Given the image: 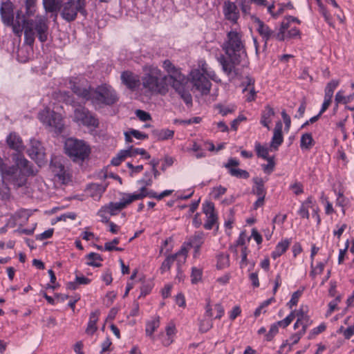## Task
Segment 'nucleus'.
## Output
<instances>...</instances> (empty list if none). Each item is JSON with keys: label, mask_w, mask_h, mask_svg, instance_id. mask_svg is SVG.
Here are the masks:
<instances>
[{"label": "nucleus", "mask_w": 354, "mask_h": 354, "mask_svg": "<svg viewBox=\"0 0 354 354\" xmlns=\"http://www.w3.org/2000/svg\"><path fill=\"white\" fill-rule=\"evenodd\" d=\"M241 37L239 32L230 31L223 46L225 55H221L217 58L223 72L232 79L241 75L240 70L236 66L241 64L243 57L247 55Z\"/></svg>", "instance_id": "f257e3e1"}, {"label": "nucleus", "mask_w": 354, "mask_h": 354, "mask_svg": "<svg viewBox=\"0 0 354 354\" xmlns=\"http://www.w3.org/2000/svg\"><path fill=\"white\" fill-rule=\"evenodd\" d=\"M12 159L15 165L10 166L2 177V183L7 190V192L5 193L6 198L10 196L9 185H12L15 189H18L26 185L29 176H34L37 174V171L34 169V165L24 156L12 155Z\"/></svg>", "instance_id": "f03ea898"}, {"label": "nucleus", "mask_w": 354, "mask_h": 354, "mask_svg": "<svg viewBox=\"0 0 354 354\" xmlns=\"http://www.w3.org/2000/svg\"><path fill=\"white\" fill-rule=\"evenodd\" d=\"M24 43L29 46L34 45L35 35L41 43L48 40L49 26L48 19L44 16L37 15L34 19H24Z\"/></svg>", "instance_id": "7ed1b4c3"}, {"label": "nucleus", "mask_w": 354, "mask_h": 354, "mask_svg": "<svg viewBox=\"0 0 354 354\" xmlns=\"http://www.w3.org/2000/svg\"><path fill=\"white\" fill-rule=\"evenodd\" d=\"M141 80L142 85L146 92L151 94L164 95L169 91L167 83V76L162 75V71L156 66H149L146 67Z\"/></svg>", "instance_id": "20e7f679"}, {"label": "nucleus", "mask_w": 354, "mask_h": 354, "mask_svg": "<svg viewBox=\"0 0 354 354\" xmlns=\"http://www.w3.org/2000/svg\"><path fill=\"white\" fill-rule=\"evenodd\" d=\"M64 153L76 163H82L88 160L91 149L83 140L68 138L64 142Z\"/></svg>", "instance_id": "39448f33"}, {"label": "nucleus", "mask_w": 354, "mask_h": 354, "mask_svg": "<svg viewBox=\"0 0 354 354\" xmlns=\"http://www.w3.org/2000/svg\"><path fill=\"white\" fill-rule=\"evenodd\" d=\"M119 101V97L115 90L110 85L102 84L93 88L91 103L95 109L104 106H113Z\"/></svg>", "instance_id": "423d86ee"}, {"label": "nucleus", "mask_w": 354, "mask_h": 354, "mask_svg": "<svg viewBox=\"0 0 354 354\" xmlns=\"http://www.w3.org/2000/svg\"><path fill=\"white\" fill-rule=\"evenodd\" d=\"M86 4L85 0H67L62 5V17L67 22H71L76 19L78 12L86 17Z\"/></svg>", "instance_id": "0eeeda50"}, {"label": "nucleus", "mask_w": 354, "mask_h": 354, "mask_svg": "<svg viewBox=\"0 0 354 354\" xmlns=\"http://www.w3.org/2000/svg\"><path fill=\"white\" fill-rule=\"evenodd\" d=\"M74 110V120L87 127L97 128L100 122L95 114L80 104Z\"/></svg>", "instance_id": "6e6552de"}, {"label": "nucleus", "mask_w": 354, "mask_h": 354, "mask_svg": "<svg viewBox=\"0 0 354 354\" xmlns=\"http://www.w3.org/2000/svg\"><path fill=\"white\" fill-rule=\"evenodd\" d=\"M189 75L191 82L196 90L199 91L202 95H207L209 93L212 83L203 73L198 69H194L191 71Z\"/></svg>", "instance_id": "1a4fd4ad"}, {"label": "nucleus", "mask_w": 354, "mask_h": 354, "mask_svg": "<svg viewBox=\"0 0 354 354\" xmlns=\"http://www.w3.org/2000/svg\"><path fill=\"white\" fill-rule=\"evenodd\" d=\"M39 119L44 123L54 128L56 133H61L64 129V122L62 115L55 111L50 114L48 111H43L39 113Z\"/></svg>", "instance_id": "9d476101"}, {"label": "nucleus", "mask_w": 354, "mask_h": 354, "mask_svg": "<svg viewBox=\"0 0 354 354\" xmlns=\"http://www.w3.org/2000/svg\"><path fill=\"white\" fill-rule=\"evenodd\" d=\"M15 5L10 0L2 1L0 7V15L4 25H12L15 18Z\"/></svg>", "instance_id": "9b49d317"}, {"label": "nucleus", "mask_w": 354, "mask_h": 354, "mask_svg": "<svg viewBox=\"0 0 354 354\" xmlns=\"http://www.w3.org/2000/svg\"><path fill=\"white\" fill-rule=\"evenodd\" d=\"M27 153L38 165L45 162L46 153L44 152V148L40 142L37 140L32 141L31 146L28 149Z\"/></svg>", "instance_id": "f8f14e48"}, {"label": "nucleus", "mask_w": 354, "mask_h": 354, "mask_svg": "<svg viewBox=\"0 0 354 354\" xmlns=\"http://www.w3.org/2000/svg\"><path fill=\"white\" fill-rule=\"evenodd\" d=\"M6 144L10 149L16 152L12 155L20 154L24 156L23 152L25 149L22 138L16 132H10L6 138Z\"/></svg>", "instance_id": "ddd939ff"}, {"label": "nucleus", "mask_w": 354, "mask_h": 354, "mask_svg": "<svg viewBox=\"0 0 354 354\" xmlns=\"http://www.w3.org/2000/svg\"><path fill=\"white\" fill-rule=\"evenodd\" d=\"M70 88L73 93L79 98H81L84 102L90 101L92 95L93 87L88 86V87L82 86L79 83L74 81L69 82Z\"/></svg>", "instance_id": "4468645a"}, {"label": "nucleus", "mask_w": 354, "mask_h": 354, "mask_svg": "<svg viewBox=\"0 0 354 354\" xmlns=\"http://www.w3.org/2000/svg\"><path fill=\"white\" fill-rule=\"evenodd\" d=\"M120 79L122 83L130 91H134L140 85V80L133 72L124 71L121 73Z\"/></svg>", "instance_id": "2eb2a0df"}, {"label": "nucleus", "mask_w": 354, "mask_h": 354, "mask_svg": "<svg viewBox=\"0 0 354 354\" xmlns=\"http://www.w3.org/2000/svg\"><path fill=\"white\" fill-rule=\"evenodd\" d=\"M52 171L63 183L69 180V174L65 169L64 165L61 162L59 158L55 157L52 158L50 163Z\"/></svg>", "instance_id": "dca6fc26"}, {"label": "nucleus", "mask_w": 354, "mask_h": 354, "mask_svg": "<svg viewBox=\"0 0 354 354\" xmlns=\"http://www.w3.org/2000/svg\"><path fill=\"white\" fill-rule=\"evenodd\" d=\"M223 12L225 18L227 20L232 22L233 24L237 23L240 14L235 3L230 1H225L223 4Z\"/></svg>", "instance_id": "f3484780"}, {"label": "nucleus", "mask_w": 354, "mask_h": 354, "mask_svg": "<svg viewBox=\"0 0 354 354\" xmlns=\"http://www.w3.org/2000/svg\"><path fill=\"white\" fill-rule=\"evenodd\" d=\"M251 18L254 23L257 24V31L262 37L263 41H269L273 34V31L259 17L252 15Z\"/></svg>", "instance_id": "a211bd4d"}, {"label": "nucleus", "mask_w": 354, "mask_h": 354, "mask_svg": "<svg viewBox=\"0 0 354 354\" xmlns=\"http://www.w3.org/2000/svg\"><path fill=\"white\" fill-rule=\"evenodd\" d=\"M283 141V137L282 133V123L281 121H278L276 123L274 133L270 143V147L274 150H277L279 147L282 144Z\"/></svg>", "instance_id": "6ab92c4d"}, {"label": "nucleus", "mask_w": 354, "mask_h": 354, "mask_svg": "<svg viewBox=\"0 0 354 354\" xmlns=\"http://www.w3.org/2000/svg\"><path fill=\"white\" fill-rule=\"evenodd\" d=\"M252 181L254 185L252 187V193L259 198H266L267 191L265 187V182L263 178L254 177L253 178Z\"/></svg>", "instance_id": "aec40b11"}, {"label": "nucleus", "mask_w": 354, "mask_h": 354, "mask_svg": "<svg viewBox=\"0 0 354 354\" xmlns=\"http://www.w3.org/2000/svg\"><path fill=\"white\" fill-rule=\"evenodd\" d=\"M100 314V312L98 310H96L91 313L89 316V320L87 324V327L85 330V333L87 335H93L97 330L96 324L98 321Z\"/></svg>", "instance_id": "412c9836"}, {"label": "nucleus", "mask_w": 354, "mask_h": 354, "mask_svg": "<svg viewBox=\"0 0 354 354\" xmlns=\"http://www.w3.org/2000/svg\"><path fill=\"white\" fill-rule=\"evenodd\" d=\"M167 80H169L171 87L176 93L186 88L187 80L182 73L178 74V75L173 78H168Z\"/></svg>", "instance_id": "4be33fe9"}, {"label": "nucleus", "mask_w": 354, "mask_h": 354, "mask_svg": "<svg viewBox=\"0 0 354 354\" xmlns=\"http://www.w3.org/2000/svg\"><path fill=\"white\" fill-rule=\"evenodd\" d=\"M57 99L62 101L66 104L71 105L73 107L77 106L79 102L75 100L74 96L68 91H59L55 93Z\"/></svg>", "instance_id": "5701e85b"}, {"label": "nucleus", "mask_w": 354, "mask_h": 354, "mask_svg": "<svg viewBox=\"0 0 354 354\" xmlns=\"http://www.w3.org/2000/svg\"><path fill=\"white\" fill-rule=\"evenodd\" d=\"M151 134L157 140H166L174 138V131L169 129H154L151 131Z\"/></svg>", "instance_id": "b1692460"}, {"label": "nucleus", "mask_w": 354, "mask_h": 354, "mask_svg": "<svg viewBox=\"0 0 354 354\" xmlns=\"http://www.w3.org/2000/svg\"><path fill=\"white\" fill-rule=\"evenodd\" d=\"M275 114L274 110L270 105H266L261 113L260 123L265 127L270 129L269 124L272 122V117Z\"/></svg>", "instance_id": "393cba45"}, {"label": "nucleus", "mask_w": 354, "mask_h": 354, "mask_svg": "<svg viewBox=\"0 0 354 354\" xmlns=\"http://www.w3.org/2000/svg\"><path fill=\"white\" fill-rule=\"evenodd\" d=\"M43 6L46 12L55 13V17L57 15V12L62 8L59 0H43Z\"/></svg>", "instance_id": "a878e982"}, {"label": "nucleus", "mask_w": 354, "mask_h": 354, "mask_svg": "<svg viewBox=\"0 0 354 354\" xmlns=\"http://www.w3.org/2000/svg\"><path fill=\"white\" fill-rule=\"evenodd\" d=\"M290 244L289 239H284L277 243L274 250L272 252L271 257L274 259H277L281 256L288 250Z\"/></svg>", "instance_id": "bb28decb"}, {"label": "nucleus", "mask_w": 354, "mask_h": 354, "mask_svg": "<svg viewBox=\"0 0 354 354\" xmlns=\"http://www.w3.org/2000/svg\"><path fill=\"white\" fill-rule=\"evenodd\" d=\"M106 209L108 214L111 216H115L118 214L122 209H124L127 205L123 199L121 198L120 202H110L107 205H104Z\"/></svg>", "instance_id": "cd10ccee"}, {"label": "nucleus", "mask_w": 354, "mask_h": 354, "mask_svg": "<svg viewBox=\"0 0 354 354\" xmlns=\"http://www.w3.org/2000/svg\"><path fill=\"white\" fill-rule=\"evenodd\" d=\"M160 326V317L156 315L146 322L145 333L147 336L153 337V333Z\"/></svg>", "instance_id": "c85d7f7f"}, {"label": "nucleus", "mask_w": 354, "mask_h": 354, "mask_svg": "<svg viewBox=\"0 0 354 354\" xmlns=\"http://www.w3.org/2000/svg\"><path fill=\"white\" fill-rule=\"evenodd\" d=\"M315 145V140L311 133H304L300 140V147L301 149L309 150Z\"/></svg>", "instance_id": "c756f323"}, {"label": "nucleus", "mask_w": 354, "mask_h": 354, "mask_svg": "<svg viewBox=\"0 0 354 354\" xmlns=\"http://www.w3.org/2000/svg\"><path fill=\"white\" fill-rule=\"evenodd\" d=\"M164 69L168 73L167 79L173 78L181 73L179 68H176L174 64L169 59H166L162 65Z\"/></svg>", "instance_id": "7c9ffc66"}, {"label": "nucleus", "mask_w": 354, "mask_h": 354, "mask_svg": "<svg viewBox=\"0 0 354 354\" xmlns=\"http://www.w3.org/2000/svg\"><path fill=\"white\" fill-rule=\"evenodd\" d=\"M86 258L89 260V261L86 262V265L95 268H100L102 266V264L101 263L96 262V261H103V258L100 254L92 252L88 254L86 256Z\"/></svg>", "instance_id": "2f4dec72"}, {"label": "nucleus", "mask_w": 354, "mask_h": 354, "mask_svg": "<svg viewBox=\"0 0 354 354\" xmlns=\"http://www.w3.org/2000/svg\"><path fill=\"white\" fill-rule=\"evenodd\" d=\"M204 233L203 232H196L194 235L189 239L188 245L192 248H201L203 244Z\"/></svg>", "instance_id": "473e14b6"}, {"label": "nucleus", "mask_w": 354, "mask_h": 354, "mask_svg": "<svg viewBox=\"0 0 354 354\" xmlns=\"http://www.w3.org/2000/svg\"><path fill=\"white\" fill-rule=\"evenodd\" d=\"M179 254V252H176V254L169 255L166 257V259L162 263L160 268L161 274H163L165 272L170 270L171 265L176 259Z\"/></svg>", "instance_id": "72a5a7b5"}, {"label": "nucleus", "mask_w": 354, "mask_h": 354, "mask_svg": "<svg viewBox=\"0 0 354 354\" xmlns=\"http://www.w3.org/2000/svg\"><path fill=\"white\" fill-rule=\"evenodd\" d=\"M339 85V81L336 80H332L330 82H329L325 88V94H324V98L330 100L332 101V97L333 96V93L335 88Z\"/></svg>", "instance_id": "f704fd0d"}, {"label": "nucleus", "mask_w": 354, "mask_h": 354, "mask_svg": "<svg viewBox=\"0 0 354 354\" xmlns=\"http://www.w3.org/2000/svg\"><path fill=\"white\" fill-rule=\"evenodd\" d=\"M130 150H120L115 157H113L111 160V164L113 166H118L121 162L127 157L131 156Z\"/></svg>", "instance_id": "c9c22d12"}, {"label": "nucleus", "mask_w": 354, "mask_h": 354, "mask_svg": "<svg viewBox=\"0 0 354 354\" xmlns=\"http://www.w3.org/2000/svg\"><path fill=\"white\" fill-rule=\"evenodd\" d=\"M177 93L180 95V98L184 101L187 107L189 108L192 106V96L187 87Z\"/></svg>", "instance_id": "e433bc0d"}, {"label": "nucleus", "mask_w": 354, "mask_h": 354, "mask_svg": "<svg viewBox=\"0 0 354 354\" xmlns=\"http://www.w3.org/2000/svg\"><path fill=\"white\" fill-rule=\"evenodd\" d=\"M127 150H130L131 153H133L131 156H127V157H134L138 156V154H140L143 156V158L146 160H149L151 158L150 154L142 148H134L133 146H130L128 147Z\"/></svg>", "instance_id": "4c0bfd02"}, {"label": "nucleus", "mask_w": 354, "mask_h": 354, "mask_svg": "<svg viewBox=\"0 0 354 354\" xmlns=\"http://www.w3.org/2000/svg\"><path fill=\"white\" fill-rule=\"evenodd\" d=\"M230 265V257L228 254H225L223 253L219 254L217 255V264L216 267L218 269H223L229 266Z\"/></svg>", "instance_id": "58836bf2"}, {"label": "nucleus", "mask_w": 354, "mask_h": 354, "mask_svg": "<svg viewBox=\"0 0 354 354\" xmlns=\"http://www.w3.org/2000/svg\"><path fill=\"white\" fill-rule=\"evenodd\" d=\"M304 290V288L303 287L301 289H299L292 293L290 300L287 303V306L290 309H292L293 306L297 305L299 299L302 295Z\"/></svg>", "instance_id": "ea45409f"}, {"label": "nucleus", "mask_w": 354, "mask_h": 354, "mask_svg": "<svg viewBox=\"0 0 354 354\" xmlns=\"http://www.w3.org/2000/svg\"><path fill=\"white\" fill-rule=\"evenodd\" d=\"M230 175L237 178L248 179L250 177V174L248 171L242 169H230Z\"/></svg>", "instance_id": "a19ab883"}, {"label": "nucleus", "mask_w": 354, "mask_h": 354, "mask_svg": "<svg viewBox=\"0 0 354 354\" xmlns=\"http://www.w3.org/2000/svg\"><path fill=\"white\" fill-rule=\"evenodd\" d=\"M26 13L28 17L34 16L36 12L37 0H24Z\"/></svg>", "instance_id": "79ce46f5"}, {"label": "nucleus", "mask_w": 354, "mask_h": 354, "mask_svg": "<svg viewBox=\"0 0 354 354\" xmlns=\"http://www.w3.org/2000/svg\"><path fill=\"white\" fill-rule=\"evenodd\" d=\"M124 195L126 196V197H123L122 199L127 206L128 205H129L130 203H131L134 201L141 200L145 198L144 194H139V193L138 194H137V193L125 194Z\"/></svg>", "instance_id": "37998d69"}, {"label": "nucleus", "mask_w": 354, "mask_h": 354, "mask_svg": "<svg viewBox=\"0 0 354 354\" xmlns=\"http://www.w3.org/2000/svg\"><path fill=\"white\" fill-rule=\"evenodd\" d=\"M153 287V283L151 281L144 282L140 287V294L139 298L149 295Z\"/></svg>", "instance_id": "c03bdc74"}, {"label": "nucleus", "mask_w": 354, "mask_h": 354, "mask_svg": "<svg viewBox=\"0 0 354 354\" xmlns=\"http://www.w3.org/2000/svg\"><path fill=\"white\" fill-rule=\"evenodd\" d=\"M218 215L217 214H211L207 216V220L204 224V228L206 230H212L213 226L217 223Z\"/></svg>", "instance_id": "a18cd8bd"}, {"label": "nucleus", "mask_w": 354, "mask_h": 354, "mask_svg": "<svg viewBox=\"0 0 354 354\" xmlns=\"http://www.w3.org/2000/svg\"><path fill=\"white\" fill-rule=\"evenodd\" d=\"M6 26H11L12 28V32L17 35L20 37L22 34L23 30H24V28H23V24L21 21L19 20H14L13 19V24L12 25H6Z\"/></svg>", "instance_id": "49530a36"}, {"label": "nucleus", "mask_w": 354, "mask_h": 354, "mask_svg": "<svg viewBox=\"0 0 354 354\" xmlns=\"http://www.w3.org/2000/svg\"><path fill=\"white\" fill-rule=\"evenodd\" d=\"M202 270L196 267H193L191 273V282L192 284H196L202 278Z\"/></svg>", "instance_id": "de8ad7c7"}, {"label": "nucleus", "mask_w": 354, "mask_h": 354, "mask_svg": "<svg viewBox=\"0 0 354 354\" xmlns=\"http://www.w3.org/2000/svg\"><path fill=\"white\" fill-rule=\"evenodd\" d=\"M255 151L258 157L267 158L269 150L267 147L262 146L259 142L255 143Z\"/></svg>", "instance_id": "09e8293b"}, {"label": "nucleus", "mask_w": 354, "mask_h": 354, "mask_svg": "<svg viewBox=\"0 0 354 354\" xmlns=\"http://www.w3.org/2000/svg\"><path fill=\"white\" fill-rule=\"evenodd\" d=\"M326 324L324 323H322L317 327H315L313 330H310V332L308 334V339H313L316 335L324 332L326 330Z\"/></svg>", "instance_id": "8fccbe9b"}, {"label": "nucleus", "mask_w": 354, "mask_h": 354, "mask_svg": "<svg viewBox=\"0 0 354 354\" xmlns=\"http://www.w3.org/2000/svg\"><path fill=\"white\" fill-rule=\"evenodd\" d=\"M203 212L206 216L210 215L211 214H216L214 204L211 201H205L203 204Z\"/></svg>", "instance_id": "3c124183"}, {"label": "nucleus", "mask_w": 354, "mask_h": 354, "mask_svg": "<svg viewBox=\"0 0 354 354\" xmlns=\"http://www.w3.org/2000/svg\"><path fill=\"white\" fill-rule=\"evenodd\" d=\"M278 327L274 324H272L269 331L266 334V340L268 342L272 341L274 337L278 333Z\"/></svg>", "instance_id": "603ef678"}, {"label": "nucleus", "mask_w": 354, "mask_h": 354, "mask_svg": "<svg viewBox=\"0 0 354 354\" xmlns=\"http://www.w3.org/2000/svg\"><path fill=\"white\" fill-rule=\"evenodd\" d=\"M212 321L203 319L200 322L199 330L202 333H206L212 328Z\"/></svg>", "instance_id": "864d4df0"}, {"label": "nucleus", "mask_w": 354, "mask_h": 354, "mask_svg": "<svg viewBox=\"0 0 354 354\" xmlns=\"http://www.w3.org/2000/svg\"><path fill=\"white\" fill-rule=\"evenodd\" d=\"M139 183L142 184L145 186L149 187L152 185L153 180L151 174L149 171H146L144 174V178L138 181Z\"/></svg>", "instance_id": "5fc2aeb1"}, {"label": "nucleus", "mask_w": 354, "mask_h": 354, "mask_svg": "<svg viewBox=\"0 0 354 354\" xmlns=\"http://www.w3.org/2000/svg\"><path fill=\"white\" fill-rule=\"evenodd\" d=\"M240 165L239 160L234 158H230L226 163L224 164V167L228 170L230 173V169H235L234 167H237Z\"/></svg>", "instance_id": "6e6d98bb"}, {"label": "nucleus", "mask_w": 354, "mask_h": 354, "mask_svg": "<svg viewBox=\"0 0 354 354\" xmlns=\"http://www.w3.org/2000/svg\"><path fill=\"white\" fill-rule=\"evenodd\" d=\"M306 109V100L304 99L301 101V102L298 108L297 113L296 115H295L294 118H297V119H300V118H303L304 115L305 113Z\"/></svg>", "instance_id": "4d7b16f0"}, {"label": "nucleus", "mask_w": 354, "mask_h": 354, "mask_svg": "<svg viewBox=\"0 0 354 354\" xmlns=\"http://www.w3.org/2000/svg\"><path fill=\"white\" fill-rule=\"evenodd\" d=\"M136 115L142 122H146L151 118L148 112L140 109L136 111Z\"/></svg>", "instance_id": "13d9d810"}, {"label": "nucleus", "mask_w": 354, "mask_h": 354, "mask_svg": "<svg viewBox=\"0 0 354 354\" xmlns=\"http://www.w3.org/2000/svg\"><path fill=\"white\" fill-rule=\"evenodd\" d=\"M227 189L221 185L214 187L212 193L215 199H218L221 196L225 194Z\"/></svg>", "instance_id": "bf43d9fd"}, {"label": "nucleus", "mask_w": 354, "mask_h": 354, "mask_svg": "<svg viewBox=\"0 0 354 354\" xmlns=\"http://www.w3.org/2000/svg\"><path fill=\"white\" fill-rule=\"evenodd\" d=\"M239 1H240V7H241L242 12L245 15L249 14L250 10L251 9L250 1V0H239Z\"/></svg>", "instance_id": "052dcab7"}, {"label": "nucleus", "mask_w": 354, "mask_h": 354, "mask_svg": "<svg viewBox=\"0 0 354 354\" xmlns=\"http://www.w3.org/2000/svg\"><path fill=\"white\" fill-rule=\"evenodd\" d=\"M108 212L104 206H102L97 213V215L101 217V221L104 223H109V218L106 216Z\"/></svg>", "instance_id": "680f3d73"}, {"label": "nucleus", "mask_w": 354, "mask_h": 354, "mask_svg": "<svg viewBox=\"0 0 354 354\" xmlns=\"http://www.w3.org/2000/svg\"><path fill=\"white\" fill-rule=\"evenodd\" d=\"M319 12L324 17L325 21L329 24L331 25L332 21V17L329 12L327 10V8L325 6H321V8H319Z\"/></svg>", "instance_id": "e2e57ef3"}, {"label": "nucleus", "mask_w": 354, "mask_h": 354, "mask_svg": "<svg viewBox=\"0 0 354 354\" xmlns=\"http://www.w3.org/2000/svg\"><path fill=\"white\" fill-rule=\"evenodd\" d=\"M130 133L134 138L138 140H146L148 139L149 138L148 134L140 132V131L133 129H130Z\"/></svg>", "instance_id": "0e129e2a"}, {"label": "nucleus", "mask_w": 354, "mask_h": 354, "mask_svg": "<svg viewBox=\"0 0 354 354\" xmlns=\"http://www.w3.org/2000/svg\"><path fill=\"white\" fill-rule=\"evenodd\" d=\"M216 108L218 110L219 113L221 114L223 116H226L228 113H231L234 111V109L225 107L220 104L216 105Z\"/></svg>", "instance_id": "69168bd1"}, {"label": "nucleus", "mask_w": 354, "mask_h": 354, "mask_svg": "<svg viewBox=\"0 0 354 354\" xmlns=\"http://www.w3.org/2000/svg\"><path fill=\"white\" fill-rule=\"evenodd\" d=\"M53 232H54V229L50 228V229L44 231L41 234L37 235L36 238L38 240H44V239H50L53 236Z\"/></svg>", "instance_id": "338daca9"}, {"label": "nucleus", "mask_w": 354, "mask_h": 354, "mask_svg": "<svg viewBox=\"0 0 354 354\" xmlns=\"http://www.w3.org/2000/svg\"><path fill=\"white\" fill-rule=\"evenodd\" d=\"M290 189L293 190V192L296 195H299L304 192V188L301 183L296 182L291 185L290 187Z\"/></svg>", "instance_id": "774afa93"}]
</instances>
